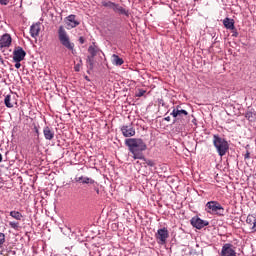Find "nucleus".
I'll list each match as a JSON object with an SVG mask.
<instances>
[{"label":"nucleus","instance_id":"c756f323","mask_svg":"<svg viewBox=\"0 0 256 256\" xmlns=\"http://www.w3.org/2000/svg\"><path fill=\"white\" fill-rule=\"evenodd\" d=\"M15 68L16 69H21V62H16Z\"/></svg>","mask_w":256,"mask_h":256},{"label":"nucleus","instance_id":"c9c22d12","mask_svg":"<svg viewBox=\"0 0 256 256\" xmlns=\"http://www.w3.org/2000/svg\"><path fill=\"white\" fill-rule=\"evenodd\" d=\"M94 191H96L97 195H99V188L94 187Z\"/></svg>","mask_w":256,"mask_h":256},{"label":"nucleus","instance_id":"6e6552de","mask_svg":"<svg viewBox=\"0 0 256 256\" xmlns=\"http://www.w3.org/2000/svg\"><path fill=\"white\" fill-rule=\"evenodd\" d=\"M27 52L22 47L18 46L13 51V61L15 63H21L25 59Z\"/></svg>","mask_w":256,"mask_h":256},{"label":"nucleus","instance_id":"9b49d317","mask_svg":"<svg viewBox=\"0 0 256 256\" xmlns=\"http://www.w3.org/2000/svg\"><path fill=\"white\" fill-rule=\"evenodd\" d=\"M121 132L125 137H135V128L131 124L122 126Z\"/></svg>","mask_w":256,"mask_h":256},{"label":"nucleus","instance_id":"72a5a7b5","mask_svg":"<svg viewBox=\"0 0 256 256\" xmlns=\"http://www.w3.org/2000/svg\"><path fill=\"white\" fill-rule=\"evenodd\" d=\"M0 63H1L2 65H5V60H3V57H1V55H0Z\"/></svg>","mask_w":256,"mask_h":256},{"label":"nucleus","instance_id":"7c9ffc66","mask_svg":"<svg viewBox=\"0 0 256 256\" xmlns=\"http://www.w3.org/2000/svg\"><path fill=\"white\" fill-rule=\"evenodd\" d=\"M184 111L183 109H181V106L180 105H178V106H176V108H174L173 109V111Z\"/></svg>","mask_w":256,"mask_h":256},{"label":"nucleus","instance_id":"c85d7f7f","mask_svg":"<svg viewBox=\"0 0 256 256\" xmlns=\"http://www.w3.org/2000/svg\"><path fill=\"white\" fill-rule=\"evenodd\" d=\"M79 43H80L81 45H83V43H85V38H83V36H81V37L79 38Z\"/></svg>","mask_w":256,"mask_h":256},{"label":"nucleus","instance_id":"5701e85b","mask_svg":"<svg viewBox=\"0 0 256 256\" xmlns=\"http://www.w3.org/2000/svg\"><path fill=\"white\" fill-rule=\"evenodd\" d=\"M88 53H90L91 57H95L97 55V48L95 46H89Z\"/></svg>","mask_w":256,"mask_h":256},{"label":"nucleus","instance_id":"f8f14e48","mask_svg":"<svg viewBox=\"0 0 256 256\" xmlns=\"http://www.w3.org/2000/svg\"><path fill=\"white\" fill-rule=\"evenodd\" d=\"M191 225H193L196 229H203V227H207V225H209V222L201 220V218L197 217L191 219Z\"/></svg>","mask_w":256,"mask_h":256},{"label":"nucleus","instance_id":"39448f33","mask_svg":"<svg viewBox=\"0 0 256 256\" xmlns=\"http://www.w3.org/2000/svg\"><path fill=\"white\" fill-rule=\"evenodd\" d=\"M102 7H106V9H112L114 13H119V15H129V12L125 10L121 5L112 2L110 0H104L101 2Z\"/></svg>","mask_w":256,"mask_h":256},{"label":"nucleus","instance_id":"b1692460","mask_svg":"<svg viewBox=\"0 0 256 256\" xmlns=\"http://www.w3.org/2000/svg\"><path fill=\"white\" fill-rule=\"evenodd\" d=\"M86 63H87V65H88V67H89L90 69H93V57L88 56V57H87V60H86Z\"/></svg>","mask_w":256,"mask_h":256},{"label":"nucleus","instance_id":"412c9836","mask_svg":"<svg viewBox=\"0 0 256 256\" xmlns=\"http://www.w3.org/2000/svg\"><path fill=\"white\" fill-rule=\"evenodd\" d=\"M4 103L6 105V107H8V109H11L14 107L15 105V101L13 100V98L11 97V95H7L4 99Z\"/></svg>","mask_w":256,"mask_h":256},{"label":"nucleus","instance_id":"aec40b11","mask_svg":"<svg viewBox=\"0 0 256 256\" xmlns=\"http://www.w3.org/2000/svg\"><path fill=\"white\" fill-rule=\"evenodd\" d=\"M10 217L16 221H23V214L17 210L10 211Z\"/></svg>","mask_w":256,"mask_h":256},{"label":"nucleus","instance_id":"e433bc0d","mask_svg":"<svg viewBox=\"0 0 256 256\" xmlns=\"http://www.w3.org/2000/svg\"><path fill=\"white\" fill-rule=\"evenodd\" d=\"M3 161V155L0 153V163Z\"/></svg>","mask_w":256,"mask_h":256},{"label":"nucleus","instance_id":"4be33fe9","mask_svg":"<svg viewBox=\"0 0 256 256\" xmlns=\"http://www.w3.org/2000/svg\"><path fill=\"white\" fill-rule=\"evenodd\" d=\"M9 227H11V229H15V231H19L20 224L17 221H10Z\"/></svg>","mask_w":256,"mask_h":256},{"label":"nucleus","instance_id":"2f4dec72","mask_svg":"<svg viewBox=\"0 0 256 256\" xmlns=\"http://www.w3.org/2000/svg\"><path fill=\"white\" fill-rule=\"evenodd\" d=\"M250 157H251V153L246 152V154L244 156V159H250Z\"/></svg>","mask_w":256,"mask_h":256},{"label":"nucleus","instance_id":"2eb2a0df","mask_svg":"<svg viewBox=\"0 0 256 256\" xmlns=\"http://www.w3.org/2000/svg\"><path fill=\"white\" fill-rule=\"evenodd\" d=\"M75 181L76 183H82L83 185H95V180L85 176H76Z\"/></svg>","mask_w":256,"mask_h":256},{"label":"nucleus","instance_id":"f03ea898","mask_svg":"<svg viewBox=\"0 0 256 256\" xmlns=\"http://www.w3.org/2000/svg\"><path fill=\"white\" fill-rule=\"evenodd\" d=\"M213 145L220 157H224L227 155V151H229V142L222 138L218 134L213 135Z\"/></svg>","mask_w":256,"mask_h":256},{"label":"nucleus","instance_id":"20e7f679","mask_svg":"<svg viewBox=\"0 0 256 256\" xmlns=\"http://www.w3.org/2000/svg\"><path fill=\"white\" fill-rule=\"evenodd\" d=\"M58 39L63 47H66V49L72 51L73 53V49H75V44L71 42V40L69 39V34H67V30H65V27L63 26H60L58 29Z\"/></svg>","mask_w":256,"mask_h":256},{"label":"nucleus","instance_id":"0eeeda50","mask_svg":"<svg viewBox=\"0 0 256 256\" xmlns=\"http://www.w3.org/2000/svg\"><path fill=\"white\" fill-rule=\"evenodd\" d=\"M220 256H237V251H235V246L231 243H226L222 246Z\"/></svg>","mask_w":256,"mask_h":256},{"label":"nucleus","instance_id":"f3484780","mask_svg":"<svg viewBox=\"0 0 256 256\" xmlns=\"http://www.w3.org/2000/svg\"><path fill=\"white\" fill-rule=\"evenodd\" d=\"M172 117H174L175 119H183V117H187V115H189V112H187L186 110H173L171 112Z\"/></svg>","mask_w":256,"mask_h":256},{"label":"nucleus","instance_id":"393cba45","mask_svg":"<svg viewBox=\"0 0 256 256\" xmlns=\"http://www.w3.org/2000/svg\"><path fill=\"white\" fill-rule=\"evenodd\" d=\"M145 162V165H148V167H155V162L153 160H149V159H143Z\"/></svg>","mask_w":256,"mask_h":256},{"label":"nucleus","instance_id":"f704fd0d","mask_svg":"<svg viewBox=\"0 0 256 256\" xmlns=\"http://www.w3.org/2000/svg\"><path fill=\"white\" fill-rule=\"evenodd\" d=\"M164 120L169 122V121H171V117L167 116L164 118Z\"/></svg>","mask_w":256,"mask_h":256},{"label":"nucleus","instance_id":"9d476101","mask_svg":"<svg viewBox=\"0 0 256 256\" xmlns=\"http://www.w3.org/2000/svg\"><path fill=\"white\" fill-rule=\"evenodd\" d=\"M64 22L66 23L68 29H74V27L79 26V22L77 20V16L74 14H71L69 16H67L64 19Z\"/></svg>","mask_w":256,"mask_h":256},{"label":"nucleus","instance_id":"a211bd4d","mask_svg":"<svg viewBox=\"0 0 256 256\" xmlns=\"http://www.w3.org/2000/svg\"><path fill=\"white\" fill-rule=\"evenodd\" d=\"M111 63H112V65L121 67V65H123L125 63V61L123 60V58L119 57V55L113 54L111 56Z\"/></svg>","mask_w":256,"mask_h":256},{"label":"nucleus","instance_id":"ddd939ff","mask_svg":"<svg viewBox=\"0 0 256 256\" xmlns=\"http://www.w3.org/2000/svg\"><path fill=\"white\" fill-rule=\"evenodd\" d=\"M43 135L46 141H53V139H55V131L49 126L43 128Z\"/></svg>","mask_w":256,"mask_h":256},{"label":"nucleus","instance_id":"dca6fc26","mask_svg":"<svg viewBox=\"0 0 256 256\" xmlns=\"http://www.w3.org/2000/svg\"><path fill=\"white\" fill-rule=\"evenodd\" d=\"M39 33H41V23L37 22L30 27V35L35 38L39 37Z\"/></svg>","mask_w":256,"mask_h":256},{"label":"nucleus","instance_id":"cd10ccee","mask_svg":"<svg viewBox=\"0 0 256 256\" xmlns=\"http://www.w3.org/2000/svg\"><path fill=\"white\" fill-rule=\"evenodd\" d=\"M146 91L145 90H139L137 97H143L145 95Z\"/></svg>","mask_w":256,"mask_h":256},{"label":"nucleus","instance_id":"4468645a","mask_svg":"<svg viewBox=\"0 0 256 256\" xmlns=\"http://www.w3.org/2000/svg\"><path fill=\"white\" fill-rule=\"evenodd\" d=\"M246 223L250 226L252 233H256V217L253 214H249L246 218Z\"/></svg>","mask_w":256,"mask_h":256},{"label":"nucleus","instance_id":"a878e982","mask_svg":"<svg viewBox=\"0 0 256 256\" xmlns=\"http://www.w3.org/2000/svg\"><path fill=\"white\" fill-rule=\"evenodd\" d=\"M5 243V234L0 232V245H3Z\"/></svg>","mask_w":256,"mask_h":256},{"label":"nucleus","instance_id":"bb28decb","mask_svg":"<svg viewBox=\"0 0 256 256\" xmlns=\"http://www.w3.org/2000/svg\"><path fill=\"white\" fill-rule=\"evenodd\" d=\"M11 0H0V5H9Z\"/></svg>","mask_w":256,"mask_h":256},{"label":"nucleus","instance_id":"ea45409f","mask_svg":"<svg viewBox=\"0 0 256 256\" xmlns=\"http://www.w3.org/2000/svg\"><path fill=\"white\" fill-rule=\"evenodd\" d=\"M75 71H79V68H75Z\"/></svg>","mask_w":256,"mask_h":256},{"label":"nucleus","instance_id":"423d86ee","mask_svg":"<svg viewBox=\"0 0 256 256\" xmlns=\"http://www.w3.org/2000/svg\"><path fill=\"white\" fill-rule=\"evenodd\" d=\"M155 237L160 245H165L167 243V239H169V230H167L166 227L158 229Z\"/></svg>","mask_w":256,"mask_h":256},{"label":"nucleus","instance_id":"a19ab883","mask_svg":"<svg viewBox=\"0 0 256 256\" xmlns=\"http://www.w3.org/2000/svg\"><path fill=\"white\" fill-rule=\"evenodd\" d=\"M2 244H0V247H1Z\"/></svg>","mask_w":256,"mask_h":256},{"label":"nucleus","instance_id":"473e14b6","mask_svg":"<svg viewBox=\"0 0 256 256\" xmlns=\"http://www.w3.org/2000/svg\"><path fill=\"white\" fill-rule=\"evenodd\" d=\"M252 116H253V113H251V112H249V113L246 114V117H247V119H249V120L251 119Z\"/></svg>","mask_w":256,"mask_h":256},{"label":"nucleus","instance_id":"7ed1b4c3","mask_svg":"<svg viewBox=\"0 0 256 256\" xmlns=\"http://www.w3.org/2000/svg\"><path fill=\"white\" fill-rule=\"evenodd\" d=\"M205 211L210 215H217L218 217L225 215V208L218 201L207 202Z\"/></svg>","mask_w":256,"mask_h":256},{"label":"nucleus","instance_id":"6ab92c4d","mask_svg":"<svg viewBox=\"0 0 256 256\" xmlns=\"http://www.w3.org/2000/svg\"><path fill=\"white\" fill-rule=\"evenodd\" d=\"M223 25L224 27H226V29H230L231 31H233V29H235V20L230 18H225L223 20Z\"/></svg>","mask_w":256,"mask_h":256},{"label":"nucleus","instance_id":"1a4fd4ad","mask_svg":"<svg viewBox=\"0 0 256 256\" xmlns=\"http://www.w3.org/2000/svg\"><path fill=\"white\" fill-rule=\"evenodd\" d=\"M11 43H13V38H11V34H4L0 38V49H8L11 47Z\"/></svg>","mask_w":256,"mask_h":256},{"label":"nucleus","instance_id":"58836bf2","mask_svg":"<svg viewBox=\"0 0 256 256\" xmlns=\"http://www.w3.org/2000/svg\"><path fill=\"white\" fill-rule=\"evenodd\" d=\"M75 71H79V68H75Z\"/></svg>","mask_w":256,"mask_h":256},{"label":"nucleus","instance_id":"4c0bfd02","mask_svg":"<svg viewBox=\"0 0 256 256\" xmlns=\"http://www.w3.org/2000/svg\"><path fill=\"white\" fill-rule=\"evenodd\" d=\"M36 133H37V135H39V129H37V128H36Z\"/></svg>","mask_w":256,"mask_h":256},{"label":"nucleus","instance_id":"f257e3e1","mask_svg":"<svg viewBox=\"0 0 256 256\" xmlns=\"http://www.w3.org/2000/svg\"><path fill=\"white\" fill-rule=\"evenodd\" d=\"M126 145L129 147L130 153L133 155V159H145L143 151L147 150V144L143 142V139L130 138L126 140Z\"/></svg>","mask_w":256,"mask_h":256}]
</instances>
